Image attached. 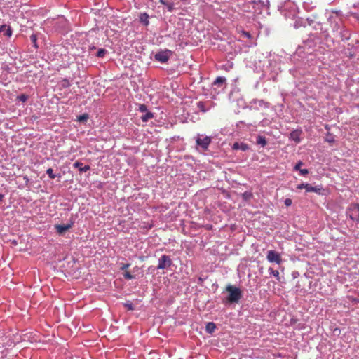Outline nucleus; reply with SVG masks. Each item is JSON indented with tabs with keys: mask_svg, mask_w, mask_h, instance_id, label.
<instances>
[{
	"mask_svg": "<svg viewBox=\"0 0 359 359\" xmlns=\"http://www.w3.org/2000/svg\"><path fill=\"white\" fill-rule=\"evenodd\" d=\"M238 39L231 41L225 46V51L229 59L241 52H246L245 48L254 47L257 45V36L248 31L241 30L238 32Z\"/></svg>",
	"mask_w": 359,
	"mask_h": 359,
	"instance_id": "obj_1",
	"label": "nucleus"
},
{
	"mask_svg": "<svg viewBox=\"0 0 359 359\" xmlns=\"http://www.w3.org/2000/svg\"><path fill=\"white\" fill-rule=\"evenodd\" d=\"M266 259L269 262H274L277 264H280L282 262L280 255L274 250L268 251Z\"/></svg>",
	"mask_w": 359,
	"mask_h": 359,
	"instance_id": "obj_12",
	"label": "nucleus"
},
{
	"mask_svg": "<svg viewBox=\"0 0 359 359\" xmlns=\"http://www.w3.org/2000/svg\"><path fill=\"white\" fill-rule=\"evenodd\" d=\"M139 109V111L140 112H142V113L145 112L146 113V112H147V106L146 104H140L139 105V109Z\"/></svg>",
	"mask_w": 359,
	"mask_h": 359,
	"instance_id": "obj_35",
	"label": "nucleus"
},
{
	"mask_svg": "<svg viewBox=\"0 0 359 359\" xmlns=\"http://www.w3.org/2000/svg\"><path fill=\"white\" fill-rule=\"evenodd\" d=\"M332 13L336 14L337 18L341 15V11L340 10H333L332 11Z\"/></svg>",
	"mask_w": 359,
	"mask_h": 359,
	"instance_id": "obj_43",
	"label": "nucleus"
},
{
	"mask_svg": "<svg viewBox=\"0 0 359 359\" xmlns=\"http://www.w3.org/2000/svg\"><path fill=\"white\" fill-rule=\"evenodd\" d=\"M195 140L198 148L201 149L203 151H207L212 142V138L204 134H197L195 137Z\"/></svg>",
	"mask_w": 359,
	"mask_h": 359,
	"instance_id": "obj_3",
	"label": "nucleus"
},
{
	"mask_svg": "<svg viewBox=\"0 0 359 359\" xmlns=\"http://www.w3.org/2000/svg\"><path fill=\"white\" fill-rule=\"evenodd\" d=\"M159 3L162 5L165 6L167 8V11L172 13L175 10V4L172 1H168L165 0H159Z\"/></svg>",
	"mask_w": 359,
	"mask_h": 359,
	"instance_id": "obj_18",
	"label": "nucleus"
},
{
	"mask_svg": "<svg viewBox=\"0 0 359 359\" xmlns=\"http://www.w3.org/2000/svg\"><path fill=\"white\" fill-rule=\"evenodd\" d=\"M256 142L257 144L260 145L262 147H264L267 144V141H266V137L262 135H258L257 137Z\"/></svg>",
	"mask_w": 359,
	"mask_h": 359,
	"instance_id": "obj_24",
	"label": "nucleus"
},
{
	"mask_svg": "<svg viewBox=\"0 0 359 359\" xmlns=\"http://www.w3.org/2000/svg\"><path fill=\"white\" fill-rule=\"evenodd\" d=\"M123 277L126 279V280H132V279H134L135 278V276H133L130 272L128 271H126L124 274H123Z\"/></svg>",
	"mask_w": 359,
	"mask_h": 359,
	"instance_id": "obj_36",
	"label": "nucleus"
},
{
	"mask_svg": "<svg viewBox=\"0 0 359 359\" xmlns=\"http://www.w3.org/2000/svg\"><path fill=\"white\" fill-rule=\"evenodd\" d=\"M203 104L202 102H199L198 104V107L201 109V111H205V109H203Z\"/></svg>",
	"mask_w": 359,
	"mask_h": 359,
	"instance_id": "obj_44",
	"label": "nucleus"
},
{
	"mask_svg": "<svg viewBox=\"0 0 359 359\" xmlns=\"http://www.w3.org/2000/svg\"><path fill=\"white\" fill-rule=\"evenodd\" d=\"M89 118V115L87 113H84L79 116H77V121L79 122H85Z\"/></svg>",
	"mask_w": 359,
	"mask_h": 359,
	"instance_id": "obj_27",
	"label": "nucleus"
},
{
	"mask_svg": "<svg viewBox=\"0 0 359 359\" xmlns=\"http://www.w3.org/2000/svg\"><path fill=\"white\" fill-rule=\"evenodd\" d=\"M292 200L290 198H286L285 201H284V204L285 205V206L287 207H289L292 205Z\"/></svg>",
	"mask_w": 359,
	"mask_h": 359,
	"instance_id": "obj_40",
	"label": "nucleus"
},
{
	"mask_svg": "<svg viewBox=\"0 0 359 359\" xmlns=\"http://www.w3.org/2000/svg\"><path fill=\"white\" fill-rule=\"evenodd\" d=\"M233 149L245 151L249 149V146L243 142H235L232 147Z\"/></svg>",
	"mask_w": 359,
	"mask_h": 359,
	"instance_id": "obj_20",
	"label": "nucleus"
},
{
	"mask_svg": "<svg viewBox=\"0 0 359 359\" xmlns=\"http://www.w3.org/2000/svg\"><path fill=\"white\" fill-rule=\"evenodd\" d=\"M299 172L301 175H306L309 173V170L307 169H301Z\"/></svg>",
	"mask_w": 359,
	"mask_h": 359,
	"instance_id": "obj_42",
	"label": "nucleus"
},
{
	"mask_svg": "<svg viewBox=\"0 0 359 359\" xmlns=\"http://www.w3.org/2000/svg\"><path fill=\"white\" fill-rule=\"evenodd\" d=\"M172 264V260L169 255H163L158 259L157 269H165Z\"/></svg>",
	"mask_w": 359,
	"mask_h": 359,
	"instance_id": "obj_8",
	"label": "nucleus"
},
{
	"mask_svg": "<svg viewBox=\"0 0 359 359\" xmlns=\"http://www.w3.org/2000/svg\"><path fill=\"white\" fill-rule=\"evenodd\" d=\"M328 22L332 27L333 32L338 33V32L341 29L343 25L341 24V20L339 18L334 17L333 15H330L327 18Z\"/></svg>",
	"mask_w": 359,
	"mask_h": 359,
	"instance_id": "obj_9",
	"label": "nucleus"
},
{
	"mask_svg": "<svg viewBox=\"0 0 359 359\" xmlns=\"http://www.w3.org/2000/svg\"><path fill=\"white\" fill-rule=\"evenodd\" d=\"M37 39H38V36L36 34H32L31 36H30V41L32 43V46L36 48L37 49L39 48V46H38V43H37Z\"/></svg>",
	"mask_w": 359,
	"mask_h": 359,
	"instance_id": "obj_26",
	"label": "nucleus"
},
{
	"mask_svg": "<svg viewBox=\"0 0 359 359\" xmlns=\"http://www.w3.org/2000/svg\"><path fill=\"white\" fill-rule=\"evenodd\" d=\"M325 140L329 143H333L335 142V138H334V136L332 133H327Z\"/></svg>",
	"mask_w": 359,
	"mask_h": 359,
	"instance_id": "obj_29",
	"label": "nucleus"
},
{
	"mask_svg": "<svg viewBox=\"0 0 359 359\" xmlns=\"http://www.w3.org/2000/svg\"><path fill=\"white\" fill-rule=\"evenodd\" d=\"M216 330V325L213 322H209L205 325V331L208 334H212Z\"/></svg>",
	"mask_w": 359,
	"mask_h": 359,
	"instance_id": "obj_22",
	"label": "nucleus"
},
{
	"mask_svg": "<svg viewBox=\"0 0 359 359\" xmlns=\"http://www.w3.org/2000/svg\"><path fill=\"white\" fill-rule=\"evenodd\" d=\"M337 36H339L342 41H347L351 37V33L348 29H347L344 25L336 34Z\"/></svg>",
	"mask_w": 359,
	"mask_h": 359,
	"instance_id": "obj_15",
	"label": "nucleus"
},
{
	"mask_svg": "<svg viewBox=\"0 0 359 359\" xmlns=\"http://www.w3.org/2000/svg\"><path fill=\"white\" fill-rule=\"evenodd\" d=\"M269 123H270V121L268 119L265 118V119L262 120L259 122V125L264 127V126H268Z\"/></svg>",
	"mask_w": 359,
	"mask_h": 359,
	"instance_id": "obj_37",
	"label": "nucleus"
},
{
	"mask_svg": "<svg viewBox=\"0 0 359 359\" xmlns=\"http://www.w3.org/2000/svg\"><path fill=\"white\" fill-rule=\"evenodd\" d=\"M4 198V195L2 194H0V201H3Z\"/></svg>",
	"mask_w": 359,
	"mask_h": 359,
	"instance_id": "obj_46",
	"label": "nucleus"
},
{
	"mask_svg": "<svg viewBox=\"0 0 359 359\" xmlns=\"http://www.w3.org/2000/svg\"><path fill=\"white\" fill-rule=\"evenodd\" d=\"M226 87V79L224 76H218L212 84V90L215 93L219 94L224 91Z\"/></svg>",
	"mask_w": 359,
	"mask_h": 359,
	"instance_id": "obj_4",
	"label": "nucleus"
},
{
	"mask_svg": "<svg viewBox=\"0 0 359 359\" xmlns=\"http://www.w3.org/2000/svg\"><path fill=\"white\" fill-rule=\"evenodd\" d=\"M203 282V279L201 277H199L198 279V284H202Z\"/></svg>",
	"mask_w": 359,
	"mask_h": 359,
	"instance_id": "obj_45",
	"label": "nucleus"
},
{
	"mask_svg": "<svg viewBox=\"0 0 359 359\" xmlns=\"http://www.w3.org/2000/svg\"><path fill=\"white\" fill-rule=\"evenodd\" d=\"M250 108L259 110L260 109H268L270 107V103L264 101V100L254 99L250 102Z\"/></svg>",
	"mask_w": 359,
	"mask_h": 359,
	"instance_id": "obj_10",
	"label": "nucleus"
},
{
	"mask_svg": "<svg viewBox=\"0 0 359 359\" xmlns=\"http://www.w3.org/2000/svg\"><path fill=\"white\" fill-rule=\"evenodd\" d=\"M46 173H47V175H48L49 178H50V179H52V180L55 179L56 177H61V175H60V174H59L58 175H55V174L53 173V168H48V169H47V170H46Z\"/></svg>",
	"mask_w": 359,
	"mask_h": 359,
	"instance_id": "obj_30",
	"label": "nucleus"
},
{
	"mask_svg": "<svg viewBox=\"0 0 359 359\" xmlns=\"http://www.w3.org/2000/svg\"><path fill=\"white\" fill-rule=\"evenodd\" d=\"M74 222L71 221L70 223L67 224H56L55 225V229L58 234L62 235L66 231L69 230L74 225Z\"/></svg>",
	"mask_w": 359,
	"mask_h": 359,
	"instance_id": "obj_13",
	"label": "nucleus"
},
{
	"mask_svg": "<svg viewBox=\"0 0 359 359\" xmlns=\"http://www.w3.org/2000/svg\"><path fill=\"white\" fill-rule=\"evenodd\" d=\"M0 33L6 36L10 37L12 35V29L10 26L3 25L0 27Z\"/></svg>",
	"mask_w": 359,
	"mask_h": 359,
	"instance_id": "obj_19",
	"label": "nucleus"
},
{
	"mask_svg": "<svg viewBox=\"0 0 359 359\" xmlns=\"http://www.w3.org/2000/svg\"><path fill=\"white\" fill-rule=\"evenodd\" d=\"M302 130L297 129L292 130L290 134V139L294 141L297 144L301 142Z\"/></svg>",
	"mask_w": 359,
	"mask_h": 359,
	"instance_id": "obj_16",
	"label": "nucleus"
},
{
	"mask_svg": "<svg viewBox=\"0 0 359 359\" xmlns=\"http://www.w3.org/2000/svg\"><path fill=\"white\" fill-rule=\"evenodd\" d=\"M29 98V96L25 94H20L17 96L16 100L25 102Z\"/></svg>",
	"mask_w": 359,
	"mask_h": 359,
	"instance_id": "obj_32",
	"label": "nucleus"
},
{
	"mask_svg": "<svg viewBox=\"0 0 359 359\" xmlns=\"http://www.w3.org/2000/svg\"><path fill=\"white\" fill-rule=\"evenodd\" d=\"M346 214L351 220L355 222L359 221V203L350 204L346 210Z\"/></svg>",
	"mask_w": 359,
	"mask_h": 359,
	"instance_id": "obj_5",
	"label": "nucleus"
},
{
	"mask_svg": "<svg viewBox=\"0 0 359 359\" xmlns=\"http://www.w3.org/2000/svg\"><path fill=\"white\" fill-rule=\"evenodd\" d=\"M269 273L271 276H273L276 278V280L280 282L281 277L280 276V273L278 270H275L273 268H269Z\"/></svg>",
	"mask_w": 359,
	"mask_h": 359,
	"instance_id": "obj_23",
	"label": "nucleus"
},
{
	"mask_svg": "<svg viewBox=\"0 0 359 359\" xmlns=\"http://www.w3.org/2000/svg\"><path fill=\"white\" fill-rule=\"evenodd\" d=\"M90 49H95V46L91 47Z\"/></svg>",
	"mask_w": 359,
	"mask_h": 359,
	"instance_id": "obj_47",
	"label": "nucleus"
},
{
	"mask_svg": "<svg viewBox=\"0 0 359 359\" xmlns=\"http://www.w3.org/2000/svg\"><path fill=\"white\" fill-rule=\"evenodd\" d=\"M172 55V51L168 49L160 50L154 55V59L161 63H165Z\"/></svg>",
	"mask_w": 359,
	"mask_h": 359,
	"instance_id": "obj_6",
	"label": "nucleus"
},
{
	"mask_svg": "<svg viewBox=\"0 0 359 359\" xmlns=\"http://www.w3.org/2000/svg\"><path fill=\"white\" fill-rule=\"evenodd\" d=\"M149 16L147 13H140L139 16V20L140 23H142L144 26H148L149 25Z\"/></svg>",
	"mask_w": 359,
	"mask_h": 359,
	"instance_id": "obj_21",
	"label": "nucleus"
},
{
	"mask_svg": "<svg viewBox=\"0 0 359 359\" xmlns=\"http://www.w3.org/2000/svg\"><path fill=\"white\" fill-rule=\"evenodd\" d=\"M350 15L355 18L358 21H359V13L350 12Z\"/></svg>",
	"mask_w": 359,
	"mask_h": 359,
	"instance_id": "obj_39",
	"label": "nucleus"
},
{
	"mask_svg": "<svg viewBox=\"0 0 359 359\" xmlns=\"http://www.w3.org/2000/svg\"><path fill=\"white\" fill-rule=\"evenodd\" d=\"M154 117V114L150 111L146 112L144 115L142 116L141 120L143 122H147L149 119H151Z\"/></svg>",
	"mask_w": 359,
	"mask_h": 359,
	"instance_id": "obj_25",
	"label": "nucleus"
},
{
	"mask_svg": "<svg viewBox=\"0 0 359 359\" xmlns=\"http://www.w3.org/2000/svg\"><path fill=\"white\" fill-rule=\"evenodd\" d=\"M123 306L128 311H133L135 309L133 304L130 301H127L126 302H125L123 304Z\"/></svg>",
	"mask_w": 359,
	"mask_h": 359,
	"instance_id": "obj_31",
	"label": "nucleus"
},
{
	"mask_svg": "<svg viewBox=\"0 0 359 359\" xmlns=\"http://www.w3.org/2000/svg\"><path fill=\"white\" fill-rule=\"evenodd\" d=\"M303 164L302 161H299L298 163L294 165V170L299 171L301 170V165Z\"/></svg>",
	"mask_w": 359,
	"mask_h": 359,
	"instance_id": "obj_38",
	"label": "nucleus"
},
{
	"mask_svg": "<svg viewBox=\"0 0 359 359\" xmlns=\"http://www.w3.org/2000/svg\"><path fill=\"white\" fill-rule=\"evenodd\" d=\"M130 264L129 263H127V264H121V266L120 267V269L121 271H124L126 269H127L129 266H130Z\"/></svg>",
	"mask_w": 359,
	"mask_h": 359,
	"instance_id": "obj_41",
	"label": "nucleus"
},
{
	"mask_svg": "<svg viewBox=\"0 0 359 359\" xmlns=\"http://www.w3.org/2000/svg\"><path fill=\"white\" fill-rule=\"evenodd\" d=\"M259 3L263 8H269V0H259Z\"/></svg>",
	"mask_w": 359,
	"mask_h": 359,
	"instance_id": "obj_34",
	"label": "nucleus"
},
{
	"mask_svg": "<svg viewBox=\"0 0 359 359\" xmlns=\"http://www.w3.org/2000/svg\"><path fill=\"white\" fill-rule=\"evenodd\" d=\"M73 167L78 168L80 172H86L90 169V165H86L83 166V163L78 161L73 164Z\"/></svg>",
	"mask_w": 359,
	"mask_h": 359,
	"instance_id": "obj_17",
	"label": "nucleus"
},
{
	"mask_svg": "<svg viewBox=\"0 0 359 359\" xmlns=\"http://www.w3.org/2000/svg\"><path fill=\"white\" fill-rule=\"evenodd\" d=\"M310 18H297L295 19L294 22V27L295 29H298L301 27H306L309 24Z\"/></svg>",
	"mask_w": 359,
	"mask_h": 359,
	"instance_id": "obj_14",
	"label": "nucleus"
},
{
	"mask_svg": "<svg viewBox=\"0 0 359 359\" xmlns=\"http://www.w3.org/2000/svg\"><path fill=\"white\" fill-rule=\"evenodd\" d=\"M226 290L229 292V295L223 299V303L226 304L238 303L242 298V291L239 287L232 285H228L226 287Z\"/></svg>",
	"mask_w": 359,
	"mask_h": 359,
	"instance_id": "obj_2",
	"label": "nucleus"
},
{
	"mask_svg": "<svg viewBox=\"0 0 359 359\" xmlns=\"http://www.w3.org/2000/svg\"><path fill=\"white\" fill-rule=\"evenodd\" d=\"M298 189H305L306 192H315L319 195L323 194L322 191L323 190L320 186H311L309 183L302 182L297 185Z\"/></svg>",
	"mask_w": 359,
	"mask_h": 359,
	"instance_id": "obj_7",
	"label": "nucleus"
},
{
	"mask_svg": "<svg viewBox=\"0 0 359 359\" xmlns=\"http://www.w3.org/2000/svg\"><path fill=\"white\" fill-rule=\"evenodd\" d=\"M252 197V194L250 191H245L242 194V198L245 201H248Z\"/></svg>",
	"mask_w": 359,
	"mask_h": 359,
	"instance_id": "obj_33",
	"label": "nucleus"
},
{
	"mask_svg": "<svg viewBox=\"0 0 359 359\" xmlns=\"http://www.w3.org/2000/svg\"><path fill=\"white\" fill-rule=\"evenodd\" d=\"M308 27H311L313 30H316V32L319 31L320 33L323 34V36H326L327 35V31L323 29V25L320 22L315 21L314 20L310 18ZM316 34H318V32H316Z\"/></svg>",
	"mask_w": 359,
	"mask_h": 359,
	"instance_id": "obj_11",
	"label": "nucleus"
},
{
	"mask_svg": "<svg viewBox=\"0 0 359 359\" xmlns=\"http://www.w3.org/2000/svg\"><path fill=\"white\" fill-rule=\"evenodd\" d=\"M107 50L104 48H100L98 49L96 56L99 58H102L104 57V55L107 54Z\"/></svg>",
	"mask_w": 359,
	"mask_h": 359,
	"instance_id": "obj_28",
	"label": "nucleus"
}]
</instances>
